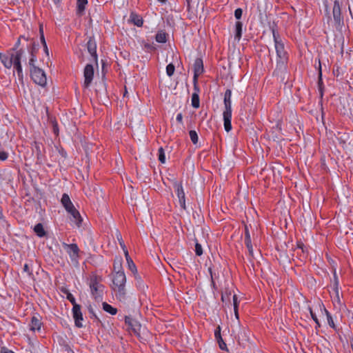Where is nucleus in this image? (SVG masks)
Returning <instances> with one entry per match:
<instances>
[{"instance_id": "nucleus-1", "label": "nucleus", "mask_w": 353, "mask_h": 353, "mask_svg": "<svg viewBox=\"0 0 353 353\" xmlns=\"http://www.w3.org/2000/svg\"><path fill=\"white\" fill-rule=\"evenodd\" d=\"M21 39H26L24 37H20L16 42L14 48L8 51L7 54L0 52V60L4 67L8 69H10L12 66H13L14 69L17 72L19 79H23V71L21 60L23 54V50L22 49L18 50L21 43Z\"/></svg>"}, {"instance_id": "nucleus-2", "label": "nucleus", "mask_w": 353, "mask_h": 353, "mask_svg": "<svg viewBox=\"0 0 353 353\" xmlns=\"http://www.w3.org/2000/svg\"><path fill=\"white\" fill-rule=\"evenodd\" d=\"M272 34L277 56L276 66L274 71V74L277 77H282V75L286 72L288 57L285 50L284 43L279 33L276 32L275 30L272 29Z\"/></svg>"}, {"instance_id": "nucleus-3", "label": "nucleus", "mask_w": 353, "mask_h": 353, "mask_svg": "<svg viewBox=\"0 0 353 353\" xmlns=\"http://www.w3.org/2000/svg\"><path fill=\"white\" fill-rule=\"evenodd\" d=\"M125 282L126 277L124 272L119 270L116 271L112 278L113 289L114 290H117V296L120 301L125 299Z\"/></svg>"}, {"instance_id": "nucleus-4", "label": "nucleus", "mask_w": 353, "mask_h": 353, "mask_svg": "<svg viewBox=\"0 0 353 353\" xmlns=\"http://www.w3.org/2000/svg\"><path fill=\"white\" fill-rule=\"evenodd\" d=\"M101 277L96 275H93L90 277L89 285L92 294L95 298L99 296L103 290L104 287L101 284Z\"/></svg>"}, {"instance_id": "nucleus-5", "label": "nucleus", "mask_w": 353, "mask_h": 353, "mask_svg": "<svg viewBox=\"0 0 353 353\" xmlns=\"http://www.w3.org/2000/svg\"><path fill=\"white\" fill-rule=\"evenodd\" d=\"M30 76L34 82L41 86H45L47 79L44 71L38 67L30 69Z\"/></svg>"}, {"instance_id": "nucleus-6", "label": "nucleus", "mask_w": 353, "mask_h": 353, "mask_svg": "<svg viewBox=\"0 0 353 353\" xmlns=\"http://www.w3.org/2000/svg\"><path fill=\"white\" fill-rule=\"evenodd\" d=\"M62 245L66 252L69 254L72 261L77 263L80 251L76 243L68 244L63 243Z\"/></svg>"}, {"instance_id": "nucleus-7", "label": "nucleus", "mask_w": 353, "mask_h": 353, "mask_svg": "<svg viewBox=\"0 0 353 353\" xmlns=\"http://www.w3.org/2000/svg\"><path fill=\"white\" fill-rule=\"evenodd\" d=\"M125 322L128 325L129 330H131L134 334L139 336L141 325L137 320L131 316H126L125 317Z\"/></svg>"}, {"instance_id": "nucleus-8", "label": "nucleus", "mask_w": 353, "mask_h": 353, "mask_svg": "<svg viewBox=\"0 0 353 353\" xmlns=\"http://www.w3.org/2000/svg\"><path fill=\"white\" fill-rule=\"evenodd\" d=\"M84 82L83 86L88 88L91 84L94 77V68L92 64H87L83 71Z\"/></svg>"}, {"instance_id": "nucleus-9", "label": "nucleus", "mask_w": 353, "mask_h": 353, "mask_svg": "<svg viewBox=\"0 0 353 353\" xmlns=\"http://www.w3.org/2000/svg\"><path fill=\"white\" fill-rule=\"evenodd\" d=\"M73 318L74 319L75 325L78 327H81L83 314L81 311V306L79 305H74L72 307Z\"/></svg>"}, {"instance_id": "nucleus-10", "label": "nucleus", "mask_w": 353, "mask_h": 353, "mask_svg": "<svg viewBox=\"0 0 353 353\" xmlns=\"http://www.w3.org/2000/svg\"><path fill=\"white\" fill-rule=\"evenodd\" d=\"M174 187L176 190L177 196L179 198V204L181 208L185 209V193L181 183L176 181L174 183Z\"/></svg>"}, {"instance_id": "nucleus-11", "label": "nucleus", "mask_w": 353, "mask_h": 353, "mask_svg": "<svg viewBox=\"0 0 353 353\" xmlns=\"http://www.w3.org/2000/svg\"><path fill=\"white\" fill-rule=\"evenodd\" d=\"M332 13L335 22L340 25L343 22V17L341 16L340 3L338 0H335L334 2Z\"/></svg>"}, {"instance_id": "nucleus-12", "label": "nucleus", "mask_w": 353, "mask_h": 353, "mask_svg": "<svg viewBox=\"0 0 353 353\" xmlns=\"http://www.w3.org/2000/svg\"><path fill=\"white\" fill-rule=\"evenodd\" d=\"M87 48L88 52L92 57L93 60L97 62V44L94 39L92 37H90L87 42Z\"/></svg>"}, {"instance_id": "nucleus-13", "label": "nucleus", "mask_w": 353, "mask_h": 353, "mask_svg": "<svg viewBox=\"0 0 353 353\" xmlns=\"http://www.w3.org/2000/svg\"><path fill=\"white\" fill-rule=\"evenodd\" d=\"M203 72V63L201 59L197 58L194 63V81H196L198 77Z\"/></svg>"}, {"instance_id": "nucleus-14", "label": "nucleus", "mask_w": 353, "mask_h": 353, "mask_svg": "<svg viewBox=\"0 0 353 353\" xmlns=\"http://www.w3.org/2000/svg\"><path fill=\"white\" fill-rule=\"evenodd\" d=\"M223 121H224V128L226 132H230L232 129L231 119L232 112L223 111Z\"/></svg>"}, {"instance_id": "nucleus-15", "label": "nucleus", "mask_w": 353, "mask_h": 353, "mask_svg": "<svg viewBox=\"0 0 353 353\" xmlns=\"http://www.w3.org/2000/svg\"><path fill=\"white\" fill-rule=\"evenodd\" d=\"M61 203L67 210V212H70L72 210L75 208L70 201L69 196L67 194H63L61 198Z\"/></svg>"}, {"instance_id": "nucleus-16", "label": "nucleus", "mask_w": 353, "mask_h": 353, "mask_svg": "<svg viewBox=\"0 0 353 353\" xmlns=\"http://www.w3.org/2000/svg\"><path fill=\"white\" fill-rule=\"evenodd\" d=\"M70 214L72 219L71 220L75 222L77 227H80L82 223V218L79 212L75 208L72 210L70 212H68Z\"/></svg>"}, {"instance_id": "nucleus-17", "label": "nucleus", "mask_w": 353, "mask_h": 353, "mask_svg": "<svg viewBox=\"0 0 353 353\" xmlns=\"http://www.w3.org/2000/svg\"><path fill=\"white\" fill-rule=\"evenodd\" d=\"M42 323L39 316H34L31 319L30 324V330L34 332L36 330H40Z\"/></svg>"}, {"instance_id": "nucleus-18", "label": "nucleus", "mask_w": 353, "mask_h": 353, "mask_svg": "<svg viewBox=\"0 0 353 353\" xmlns=\"http://www.w3.org/2000/svg\"><path fill=\"white\" fill-rule=\"evenodd\" d=\"M130 21L138 27H141L143 26V21L142 17L134 12H132L130 14Z\"/></svg>"}, {"instance_id": "nucleus-19", "label": "nucleus", "mask_w": 353, "mask_h": 353, "mask_svg": "<svg viewBox=\"0 0 353 353\" xmlns=\"http://www.w3.org/2000/svg\"><path fill=\"white\" fill-rule=\"evenodd\" d=\"M124 254L128 263L129 270H131L132 273H136V272L137 271V267L134 263L133 262L132 259L130 256L128 251H125V252H124Z\"/></svg>"}, {"instance_id": "nucleus-20", "label": "nucleus", "mask_w": 353, "mask_h": 353, "mask_svg": "<svg viewBox=\"0 0 353 353\" xmlns=\"http://www.w3.org/2000/svg\"><path fill=\"white\" fill-rule=\"evenodd\" d=\"M77 12L79 15H82L84 12L85 6L88 3L87 0H77Z\"/></svg>"}, {"instance_id": "nucleus-21", "label": "nucleus", "mask_w": 353, "mask_h": 353, "mask_svg": "<svg viewBox=\"0 0 353 353\" xmlns=\"http://www.w3.org/2000/svg\"><path fill=\"white\" fill-rule=\"evenodd\" d=\"M136 281L137 287L141 291H144L145 289V285L143 282L141 277L138 274L137 271L136 273H133Z\"/></svg>"}, {"instance_id": "nucleus-22", "label": "nucleus", "mask_w": 353, "mask_h": 353, "mask_svg": "<svg viewBox=\"0 0 353 353\" xmlns=\"http://www.w3.org/2000/svg\"><path fill=\"white\" fill-rule=\"evenodd\" d=\"M34 49H35V43H32V48L30 50V58L28 61V64L30 66V69H34V67H36L34 65V63L36 61V56L34 54Z\"/></svg>"}, {"instance_id": "nucleus-23", "label": "nucleus", "mask_w": 353, "mask_h": 353, "mask_svg": "<svg viewBox=\"0 0 353 353\" xmlns=\"http://www.w3.org/2000/svg\"><path fill=\"white\" fill-rule=\"evenodd\" d=\"M34 231L39 237H43L46 235V231L41 223H37L34 228Z\"/></svg>"}, {"instance_id": "nucleus-24", "label": "nucleus", "mask_w": 353, "mask_h": 353, "mask_svg": "<svg viewBox=\"0 0 353 353\" xmlns=\"http://www.w3.org/2000/svg\"><path fill=\"white\" fill-rule=\"evenodd\" d=\"M242 28H243V23L241 21L236 22L235 24V28H236V34H235V39L238 41L240 40L242 35Z\"/></svg>"}, {"instance_id": "nucleus-25", "label": "nucleus", "mask_w": 353, "mask_h": 353, "mask_svg": "<svg viewBox=\"0 0 353 353\" xmlns=\"http://www.w3.org/2000/svg\"><path fill=\"white\" fill-rule=\"evenodd\" d=\"M103 309L110 313V314L112 315H114L117 314V309L115 308V307H113L112 305H110V304L107 303L106 302H103Z\"/></svg>"}, {"instance_id": "nucleus-26", "label": "nucleus", "mask_w": 353, "mask_h": 353, "mask_svg": "<svg viewBox=\"0 0 353 353\" xmlns=\"http://www.w3.org/2000/svg\"><path fill=\"white\" fill-rule=\"evenodd\" d=\"M237 339H238V341H239V343H240V341H248L249 340V337H248V333H247L246 330H240V332L238 333Z\"/></svg>"}, {"instance_id": "nucleus-27", "label": "nucleus", "mask_w": 353, "mask_h": 353, "mask_svg": "<svg viewBox=\"0 0 353 353\" xmlns=\"http://www.w3.org/2000/svg\"><path fill=\"white\" fill-rule=\"evenodd\" d=\"M155 39L156 41L159 43H165L167 41L166 33L163 31H160L156 34Z\"/></svg>"}, {"instance_id": "nucleus-28", "label": "nucleus", "mask_w": 353, "mask_h": 353, "mask_svg": "<svg viewBox=\"0 0 353 353\" xmlns=\"http://www.w3.org/2000/svg\"><path fill=\"white\" fill-rule=\"evenodd\" d=\"M116 236H117V240H118L122 250H123V252H125V251H128L127 248L124 243V241H123L121 234L119 231H117Z\"/></svg>"}, {"instance_id": "nucleus-29", "label": "nucleus", "mask_w": 353, "mask_h": 353, "mask_svg": "<svg viewBox=\"0 0 353 353\" xmlns=\"http://www.w3.org/2000/svg\"><path fill=\"white\" fill-rule=\"evenodd\" d=\"M230 292H228V290H225V291L221 294V301L223 303H229L230 302Z\"/></svg>"}, {"instance_id": "nucleus-30", "label": "nucleus", "mask_w": 353, "mask_h": 353, "mask_svg": "<svg viewBox=\"0 0 353 353\" xmlns=\"http://www.w3.org/2000/svg\"><path fill=\"white\" fill-rule=\"evenodd\" d=\"M192 105L195 108L199 107V98L196 93H194L192 96Z\"/></svg>"}, {"instance_id": "nucleus-31", "label": "nucleus", "mask_w": 353, "mask_h": 353, "mask_svg": "<svg viewBox=\"0 0 353 353\" xmlns=\"http://www.w3.org/2000/svg\"><path fill=\"white\" fill-rule=\"evenodd\" d=\"M297 252H299V250H301L303 253L302 255H301V257L302 259H305L307 257V254L305 253V246L303 245V243H299L297 244V248L295 250Z\"/></svg>"}, {"instance_id": "nucleus-32", "label": "nucleus", "mask_w": 353, "mask_h": 353, "mask_svg": "<svg viewBox=\"0 0 353 353\" xmlns=\"http://www.w3.org/2000/svg\"><path fill=\"white\" fill-rule=\"evenodd\" d=\"M189 134H190V137L192 142L194 144H196L198 143V139H199L198 134H197L195 130H190L189 132Z\"/></svg>"}, {"instance_id": "nucleus-33", "label": "nucleus", "mask_w": 353, "mask_h": 353, "mask_svg": "<svg viewBox=\"0 0 353 353\" xmlns=\"http://www.w3.org/2000/svg\"><path fill=\"white\" fill-rule=\"evenodd\" d=\"M175 67L172 63H169L166 67V74L168 77H172L174 72Z\"/></svg>"}, {"instance_id": "nucleus-34", "label": "nucleus", "mask_w": 353, "mask_h": 353, "mask_svg": "<svg viewBox=\"0 0 353 353\" xmlns=\"http://www.w3.org/2000/svg\"><path fill=\"white\" fill-rule=\"evenodd\" d=\"M159 152V160L161 163H164L165 162V152L163 148H160L158 150Z\"/></svg>"}, {"instance_id": "nucleus-35", "label": "nucleus", "mask_w": 353, "mask_h": 353, "mask_svg": "<svg viewBox=\"0 0 353 353\" xmlns=\"http://www.w3.org/2000/svg\"><path fill=\"white\" fill-rule=\"evenodd\" d=\"M225 110L228 112H232V102L231 99H224Z\"/></svg>"}, {"instance_id": "nucleus-36", "label": "nucleus", "mask_w": 353, "mask_h": 353, "mask_svg": "<svg viewBox=\"0 0 353 353\" xmlns=\"http://www.w3.org/2000/svg\"><path fill=\"white\" fill-rule=\"evenodd\" d=\"M325 312L326 316H327L328 324L330 325V327H334V326H335L334 325V321L332 319V317L331 314H330V312L326 309H325Z\"/></svg>"}, {"instance_id": "nucleus-37", "label": "nucleus", "mask_w": 353, "mask_h": 353, "mask_svg": "<svg viewBox=\"0 0 353 353\" xmlns=\"http://www.w3.org/2000/svg\"><path fill=\"white\" fill-rule=\"evenodd\" d=\"M217 342L219 343V346L222 350H228L227 345L223 341L221 336H219V339H217Z\"/></svg>"}, {"instance_id": "nucleus-38", "label": "nucleus", "mask_w": 353, "mask_h": 353, "mask_svg": "<svg viewBox=\"0 0 353 353\" xmlns=\"http://www.w3.org/2000/svg\"><path fill=\"white\" fill-rule=\"evenodd\" d=\"M195 252L197 256H201L203 254L202 246L197 242L195 244Z\"/></svg>"}, {"instance_id": "nucleus-39", "label": "nucleus", "mask_w": 353, "mask_h": 353, "mask_svg": "<svg viewBox=\"0 0 353 353\" xmlns=\"http://www.w3.org/2000/svg\"><path fill=\"white\" fill-rule=\"evenodd\" d=\"M114 270H122V259H119L114 261Z\"/></svg>"}, {"instance_id": "nucleus-40", "label": "nucleus", "mask_w": 353, "mask_h": 353, "mask_svg": "<svg viewBox=\"0 0 353 353\" xmlns=\"http://www.w3.org/2000/svg\"><path fill=\"white\" fill-rule=\"evenodd\" d=\"M39 32H40L41 41V43L43 44V46H46L47 44H46V40H45L42 25H40V26H39Z\"/></svg>"}, {"instance_id": "nucleus-41", "label": "nucleus", "mask_w": 353, "mask_h": 353, "mask_svg": "<svg viewBox=\"0 0 353 353\" xmlns=\"http://www.w3.org/2000/svg\"><path fill=\"white\" fill-rule=\"evenodd\" d=\"M309 310H310V313L311 317L314 321V322L316 323V325L318 327H320V323H319V320H318V319L316 317V315L313 312L312 308L309 307Z\"/></svg>"}, {"instance_id": "nucleus-42", "label": "nucleus", "mask_w": 353, "mask_h": 353, "mask_svg": "<svg viewBox=\"0 0 353 353\" xmlns=\"http://www.w3.org/2000/svg\"><path fill=\"white\" fill-rule=\"evenodd\" d=\"M243 10L241 8H237L234 11V16L236 19H240L242 16Z\"/></svg>"}, {"instance_id": "nucleus-43", "label": "nucleus", "mask_w": 353, "mask_h": 353, "mask_svg": "<svg viewBox=\"0 0 353 353\" xmlns=\"http://www.w3.org/2000/svg\"><path fill=\"white\" fill-rule=\"evenodd\" d=\"M67 299L71 302V303L73 305V306L74 305H78L76 301H75V299L74 297L73 296V295L70 293H68L67 294Z\"/></svg>"}, {"instance_id": "nucleus-44", "label": "nucleus", "mask_w": 353, "mask_h": 353, "mask_svg": "<svg viewBox=\"0 0 353 353\" xmlns=\"http://www.w3.org/2000/svg\"><path fill=\"white\" fill-rule=\"evenodd\" d=\"M8 157L7 152L0 150V160L5 161L8 159Z\"/></svg>"}, {"instance_id": "nucleus-45", "label": "nucleus", "mask_w": 353, "mask_h": 353, "mask_svg": "<svg viewBox=\"0 0 353 353\" xmlns=\"http://www.w3.org/2000/svg\"><path fill=\"white\" fill-rule=\"evenodd\" d=\"M232 299H233L234 309L238 308L239 303H238L237 296L236 294L233 295Z\"/></svg>"}, {"instance_id": "nucleus-46", "label": "nucleus", "mask_w": 353, "mask_h": 353, "mask_svg": "<svg viewBox=\"0 0 353 353\" xmlns=\"http://www.w3.org/2000/svg\"><path fill=\"white\" fill-rule=\"evenodd\" d=\"M231 97H232V92L230 90L228 89L225 92V94H224V99H231Z\"/></svg>"}, {"instance_id": "nucleus-47", "label": "nucleus", "mask_w": 353, "mask_h": 353, "mask_svg": "<svg viewBox=\"0 0 353 353\" xmlns=\"http://www.w3.org/2000/svg\"><path fill=\"white\" fill-rule=\"evenodd\" d=\"M250 234L248 228V226H245V239H250Z\"/></svg>"}, {"instance_id": "nucleus-48", "label": "nucleus", "mask_w": 353, "mask_h": 353, "mask_svg": "<svg viewBox=\"0 0 353 353\" xmlns=\"http://www.w3.org/2000/svg\"><path fill=\"white\" fill-rule=\"evenodd\" d=\"M214 335H215V337H216V340L218 339H219V336H221V328H220V326H219L217 327L216 330L215 331Z\"/></svg>"}, {"instance_id": "nucleus-49", "label": "nucleus", "mask_w": 353, "mask_h": 353, "mask_svg": "<svg viewBox=\"0 0 353 353\" xmlns=\"http://www.w3.org/2000/svg\"><path fill=\"white\" fill-rule=\"evenodd\" d=\"M23 271L27 272L29 275L32 274L29 265L27 263L23 266Z\"/></svg>"}, {"instance_id": "nucleus-50", "label": "nucleus", "mask_w": 353, "mask_h": 353, "mask_svg": "<svg viewBox=\"0 0 353 353\" xmlns=\"http://www.w3.org/2000/svg\"><path fill=\"white\" fill-rule=\"evenodd\" d=\"M176 121L179 122V123H182V121H183V115H182V113H179L177 115H176Z\"/></svg>"}, {"instance_id": "nucleus-51", "label": "nucleus", "mask_w": 353, "mask_h": 353, "mask_svg": "<svg viewBox=\"0 0 353 353\" xmlns=\"http://www.w3.org/2000/svg\"><path fill=\"white\" fill-rule=\"evenodd\" d=\"M245 243L248 248L252 246V242H251V239H245Z\"/></svg>"}, {"instance_id": "nucleus-52", "label": "nucleus", "mask_w": 353, "mask_h": 353, "mask_svg": "<svg viewBox=\"0 0 353 353\" xmlns=\"http://www.w3.org/2000/svg\"><path fill=\"white\" fill-rule=\"evenodd\" d=\"M1 353H14V352L11 350H9L3 347L1 349Z\"/></svg>"}, {"instance_id": "nucleus-53", "label": "nucleus", "mask_w": 353, "mask_h": 353, "mask_svg": "<svg viewBox=\"0 0 353 353\" xmlns=\"http://www.w3.org/2000/svg\"><path fill=\"white\" fill-rule=\"evenodd\" d=\"M234 315L237 320H239V312H238V308L234 309Z\"/></svg>"}, {"instance_id": "nucleus-54", "label": "nucleus", "mask_w": 353, "mask_h": 353, "mask_svg": "<svg viewBox=\"0 0 353 353\" xmlns=\"http://www.w3.org/2000/svg\"><path fill=\"white\" fill-rule=\"evenodd\" d=\"M248 249L250 255L253 256V248H252V246L248 248Z\"/></svg>"}, {"instance_id": "nucleus-55", "label": "nucleus", "mask_w": 353, "mask_h": 353, "mask_svg": "<svg viewBox=\"0 0 353 353\" xmlns=\"http://www.w3.org/2000/svg\"><path fill=\"white\" fill-rule=\"evenodd\" d=\"M43 48H44V51H45L46 54L47 55H48V54H49V51H48V49L47 45L44 46H43Z\"/></svg>"}, {"instance_id": "nucleus-56", "label": "nucleus", "mask_w": 353, "mask_h": 353, "mask_svg": "<svg viewBox=\"0 0 353 353\" xmlns=\"http://www.w3.org/2000/svg\"><path fill=\"white\" fill-rule=\"evenodd\" d=\"M319 80H321V64L319 63Z\"/></svg>"}, {"instance_id": "nucleus-57", "label": "nucleus", "mask_w": 353, "mask_h": 353, "mask_svg": "<svg viewBox=\"0 0 353 353\" xmlns=\"http://www.w3.org/2000/svg\"><path fill=\"white\" fill-rule=\"evenodd\" d=\"M145 47L149 48H150V46L149 44H145Z\"/></svg>"}, {"instance_id": "nucleus-58", "label": "nucleus", "mask_w": 353, "mask_h": 353, "mask_svg": "<svg viewBox=\"0 0 353 353\" xmlns=\"http://www.w3.org/2000/svg\"><path fill=\"white\" fill-rule=\"evenodd\" d=\"M158 1L161 2V3H165L166 0H158Z\"/></svg>"}, {"instance_id": "nucleus-59", "label": "nucleus", "mask_w": 353, "mask_h": 353, "mask_svg": "<svg viewBox=\"0 0 353 353\" xmlns=\"http://www.w3.org/2000/svg\"><path fill=\"white\" fill-rule=\"evenodd\" d=\"M209 271L210 272V274H211V276L212 277V272H211V269H210V268L209 269Z\"/></svg>"}, {"instance_id": "nucleus-60", "label": "nucleus", "mask_w": 353, "mask_h": 353, "mask_svg": "<svg viewBox=\"0 0 353 353\" xmlns=\"http://www.w3.org/2000/svg\"><path fill=\"white\" fill-rule=\"evenodd\" d=\"M126 92H127V90H125V94H124V95H125Z\"/></svg>"}]
</instances>
